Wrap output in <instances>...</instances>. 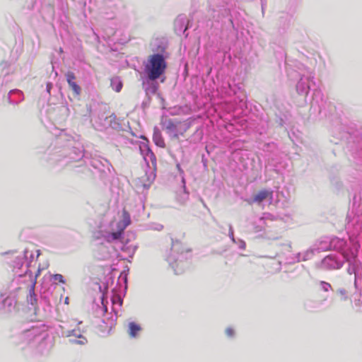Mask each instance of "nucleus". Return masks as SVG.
<instances>
[{"instance_id":"f8f14e48","label":"nucleus","mask_w":362,"mask_h":362,"mask_svg":"<svg viewBox=\"0 0 362 362\" xmlns=\"http://www.w3.org/2000/svg\"><path fill=\"white\" fill-rule=\"evenodd\" d=\"M322 289L325 291H328L329 288H331V285L329 284L324 282V281L322 282Z\"/></svg>"},{"instance_id":"f257e3e1","label":"nucleus","mask_w":362,"mask_h":362,"mask_svg":"<svg viewBox=\"0 0 362 362\" xmlns=\"http://www.w3.org/2000/svg\"><path fill=\"white\" fill-rule=\"evenodd\" d=\"M167 66V62L163 54H153L148 56L144 70L148 78L155 81L165 74Z\"/></svg>"},{"instance_id":"6e6552de","label":"nucleus","mask_w":362,"mask_h":362,"mask_svg":"<svg viewBox=\"0 0 362 362\" xmlns=\"http://www.w3.org/2000/svg\"><path fill=\"white\" fill-rule=\"evenodd\" d=\"M119 228V230L118 231L113 232L107 236V240L108 242H112V241L118 240L121 238L124 230H122L121 228Z\"/></svg>"},{"instance_id":"9d476101","label":"nucleus","mask_w":362,"mask_h":362,"mask_svg":"<svg viewBox=\"0 0 362 362\" xmlns=\"http://www.w3.org/2000/svg\"><path fill=\"white\" fill-rule=\"evenodd\" d=\"M53 279L59 283L64 284L65 281L64 279V276L60 274H56L53 276Z\"/></svg>"},{"instance_id":"20e7f679","label":"nucleus","mask_w":362,"mask_h":362,"mask_svg":"<svg viewBox=\"0 0 362 362\" xmlns=\"http://www.w3.org/2000/svg\"><path fill=\"white\" fill-rule=\"evenodd\" d=\"M110 86L117 93L121 91L123 87V83L119 76H114L110 79Z\"/></svg>"},{"instance_id":"39448f33","label":"nucleus","mask_w":362,"mask_h":362,"mask_svg":"<svg viewBox=\"0 0 362 362\" xmlns=\"http://www.w3.org/2000/svg\"><path fill=\"white\" fill-rule=\"evenodd\" d=\"M141 330V327L139 325L133 322L129 324V334L131 337H136Z\"/></svg>"},{"instance_id":"0eeeda50","label":"nucleus","mask_w":362,"mask_h":362,"mask_svg":"<svg viewBox=\"0 0 362 362\" xmlns=\"http://www.w3.org/2000/svg\"><path fill=\"white\" fill-rule=\"evenodd\" d=\"M270 194L271 193H269L267 190H261L257 194L255 195L253 201L258 203L262 202V201L266 199Z\"/></svg>"},{"instance_id":"423d86ee","label":"nucleus","mask_w":362,"mask_h":362,"mask_svg":"<svg viewBox=\"0 0 362 362\" xmlns=\"http://www.w3.org/2000/svg\"><path fill=\"white\" fill-rule=\"evenodd\" d=\"M122 221L119 223L118 228H121L122 230H124L131 223V219L129 213L125 210L122 212Z\"/></svg>"},{"instance_id":"f03ea898","label":"nucleus","mask_w":362,"mask_h":362,"mask_svg":"<svg viewBox=\"0 0 362 362\" xmlns=\"http://www.w3.org/2000/svg\"><path fill=\"white\" fill-rule=\"evenodd\" d=\"M161 128L169 135L172 140H179L189 129V123L187 121L173 120L168 117H162Z\"/></svg>"},{"instance_id":"7ed1b4c3","label":"nucleus","mask_w":362,"mask_h":362,"mask_svg":"<svg viewBox=\"0 0 362 362\" xmlns=\"http://www.w3.org/2000/svg\"><path fill=\"white\" fill-rule=\"evenodd\" d=\"M67 83L76 96H79L81 94V87L74 81L76 76L72 71H68L66 74Z\"/></svg>"},{"instance_id":"9b49d317","label":"nucleus","mask_w":362,"mask_h":362,"mask_svg":"<svg viewBox=\"0 0 362 362\" xmlns=\"http://www.w3.org/2000/svg\"><path fill=\"white\" fill-rule=\"evenodd\" d=\"M226 334L228 336V337H233L234 335V330L233 328L231 327H228L226 329Z\"/></svg>"},{"instance_id":"1a4fd4ad","label":"nucleus","mask_w":362,"mask_h":362,"mask_svg":"<svg viewBox=\"0 0 362 362\" xmlns=\"http://www.w3.org/2000/svg\"><path fill=\"white\" fill-rule=\"evenodd\" d=\"M153 141L158 146L165 147V141L160 134H155L153 136Z\"/></svg>"}]
</instances>
